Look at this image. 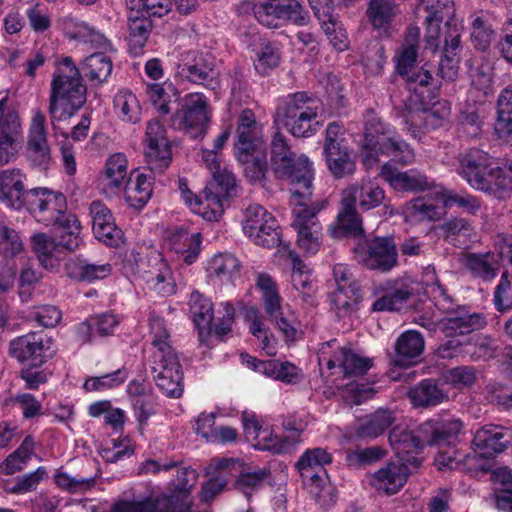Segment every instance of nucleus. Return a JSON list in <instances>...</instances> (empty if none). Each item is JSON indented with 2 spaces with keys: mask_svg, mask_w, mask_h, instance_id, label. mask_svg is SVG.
I'll use <instances>...</instances> for the list:
<instances>
[{
  "mask_svg": "<svg viewBox=\"0 0 512 512\" xmlns=\"http://www.w3.org/2000/svg\"><path fill=\"white\" fill-rule=\"evenodd\" d=\"M118 320L113 314H102L79 324L77 334L82 343L92 341L97 335L108 336L113 333Z\"/></svg>",
  "mask_w": 512,
  "mask_h": 512,
  "instance_id": "de8ad7c7",
  "label": "nucleus"
},
{
  "mask_svg": "<svg viewBox=\"0 0 512 512\" xmlns=\"http://www.w3.org/2000/svg\"><path fill=\"white\" fill-rule=\"evenodd\" d=\"M355 260L369 270L389 272L398 265V252L390 237L360 240L353 248Z\"/></svg>",
  "mask_w": 512,
  "mask_h": 512,
  "instance_id": "1a4fd4ad",
  "label": "nucleus"
},
{
  "mask_svg": "<svg viewBox=\"0 0 512 512\" xmlns=\"http://www.w3.org/2000/svg\"><path fill=\"white\" fill-rule=\"evenodd\" d=\"M149 335L153 352L152 374L157 387L170 398L183 394V372L174 348L170 344V333L165 320L155 314L149 316Z\"/></svg>",
  "mask_w": 512,
  "mask_h": 512,
  "instance_id": "f257e3e1",
  "label": "nucleus"
},
{
  "mask_svg": "<svg viewBox=\"0 0 512 512\" xmlns=\"http://www.w3.org/2000/svg\"><path fill=\"white\" fill-rule=\"evenodd\" d=\"M394 422L392 411L378 409L370 415L363 423L356 426V435L358 437L375 438L381 435Z\"/></svg>",
  "mask_w": 512,
  "mask_h": 512,
  "instance_id": "680f3d73",
  "label": "nucleus"
},
{
  "mask_svg": "<svg viewBox=\"0 0 512 512\" xmlns=\"http://www.w3.org/2000/svg\"><path fill=\"white\" fill-rule=\"evenodd\" d=\"M402 214L405 221L411 224L440 220L446 214L442 188L406 202Z\"/></svg>",
  "mask_w": 512,
  "mask_h": 512,
  "instance_id": "dca6fc26",
  "label": "nucleus"
},
{
  "mask_svg": "<svg viewBox=\"0 0 512 512\" xmlns=\"http://www.w3.org/2000/svg\"><path fill=\"white\" fill-rule=\"evenodd\" d=\"M234 149L236 159L244 167L246 176L254 182L262 180L267 171L265 140L236 141Z\"/></svg>",
  "mask_w": 512,
  "mask_h": 512,
  "instance_id": "6ab92c4d",
  "label": "nucleus"
},
{
  "mask_svg": "<svg viewBox=\"0 0 512 512\" xmlns=\"http://www.w3.org/2000/svg\"><path fill=\"white\" fill-rule=\"evenodd\" d=\"M486 323V318L482 313L471 312L466 307H459L440 320L439 331L446 337L465 335L484 328Z\"/></svg>",
  "mask_w": 512,
  "mask_h": 512,
  "instance_id": "a878e982",
  "label": "nucleus"
},
{
  "mask_svg": "<svg viewBox=\"0 0 512 512\" xmlns=\"http://www.w3.org/2000/svg\"><path fill=\"white\" fill-rule=\"evenodd\" d=\"M364 138L362 150L370 158L376 159L379 155L392 156L394 160L407 166L415 162V152L395 130L384 123L372 110H368L364 116Z\"/></svg>",
  "mask_w": 512,
  "mask_h": 512,
  "instance_id": "20e7f679",
  "label": "nucleus"
},
{
  "mask_svg": "<svg viewBox=\"0 0 512 512\" xmlns=\"http://www.w3.org/2000/svg\"><path fill=\"white\" fill-rule=\"evenodd\" d=\"M152 30V23L147 17L130 16L128 18L127 41L133 56L143 53V48Z\"/></svg>",
  "mask_w": 512,
  "mask_h": 512,
  "instance_id": "5fc2aeb1",
  "label": "nucleus"
},
{
  "mask_svg": "<svg viewBox=\"0 0 512 512\" xmlns=\"http://www.w3.org/2000/svg\"><path fill=\"white\" fill-rule=\"evenodd\" d=\"M114 110L126 123H137L141 119L142 107L137 96L129 89H121L114 96Z\"/></svg>",
  "mask_w": 512,
  "mask_h": 512,
  "instance_id": "8fccbe9b",
  "label": "nucleus"
},
{
  "mask_svg": "<svg viewBox=\"0 0 512 512\" xmlns=\"http://www.w3.org/2000/svg\"><path fill=\"white\" fill-rule=\"evenodd\" d=\"M147 269L141 268V278L147 289L161 297H169L176 293L177 284L168 262L155 254L148 258Z\"/></svg>",
  "mask_w": 512,
  "mask_h": 512,
  "instance_id": "f3484780",
  "label": "nucleus"
},
{
  "mask_svg": "<svg viewBox=\"0 0 512 512\" xmlns=\"http://www.w3.org/2000/svg\"><path fill=\"white\" fill-rule=\"evenodd\" d=\"M332 462V455L323 448L307 449L299 458L296 467L305 485L315 496H319L326 485V465Z\"/></svg>",
  "mask_w": 512,
  "mask_h": 512,
  "instance_id": "4468645a",
  "label": "nucleus"
},
{
  "mask_svg": "<svg viewBox=\"0 0 512 512\" xmlns=\"http://www.w3.org/2000/svg\"><path fill=\"white\" fill-rule=\"evenodd\" d=\"M175 494L148 495L114 502L110 512H180Z\"/></svg>",
  "mask_w": 512,
  "mask_h": 512,
  "instance_id": "5701e85b",
  "label": "nucleus"
},
{
  "mask_svg": "<svg viewBox=\"0 0 512 512\" xmlns=\"http://www.w3.org/2000/svg\"><path fill=\"white\" fill-rule=\"evenodd\" d=\"M271 477V472L266 468H246L241 471L236 479L235 487L245 496L250 497L253 492L263 488Z\"/></svg>",
  "mask_w": 512,
  "mask_h": 512,
  "instance_id": "e2e57ef3",
  "label": "nucleus"
},
{
  "mask_svg": "<svg viewBox=\"0 0 512 512\" xmlns=\"http://www.w3.org/2000/svg\"><path fill=\"white\" fill-rule=\"evenodd\" d=\"M421 9L427 13L424 22L426 42L435 50L438 47L436 42L440 36V24L446 18L445 26H450L455 19L454 0H418L417 10Z\"/></svg>",
  "mask_w": 512,
  "mask_h": 512,
  "instance_id": "a211bd4d",
  "label": "nucleus"
},
{
  "mask_svg": "<svg viewBox=\"0 0 512 512\" xmlns=\"http://www.w3.org/2000/svg\"><path fill=\"white\" fill-rule=\"evenodd\" d=\"M494 130L499 138L512 135V83L502 89L498 96Z\"/></svg>",
  "mask_w": 512,
  "mask_h": 512,
  "instance_id": "3c124183",
  "label": "nucleus"
},
{
  "mask_svg": "<svg viewBox=\"0 0 512 512\" xmlns=\"http://www.w3.org/2000/svg\"><path fill=\"white\" fill-rule=\"evenodd\" d=\"M474 457L455 448V446L440 447L434 459L438 470H463Z\"/></svg>",
  "mask_w": 512,
  "mask_h": 512,
  "instance_id": "338daca9",
  "label": "nucleus"
},
{
  "mask_svg": "<svg viewBox=\"0 0 512 512\" xmlns=\"http://www.w3.org/2000/svg\"><path fill=\"white\" fill-rule=\"evenodd\" d=\"M389 441L399 461L420 465L421 461L413 455L423 448L425 439L422 434L416 435L413 431L395 427L389 434Z\"/></svg>",
  "mask_w": 512,
  "mask_h": 512,
  "instance_id": "2f4dec72",
  "label": "nucleus"
},
{
  "mask_svg": "<svg viewBox=\"0 0 512 512\" xmlns=\"http://www.w3.org/2000/svg\"><path fill=\"white\" fill-rule=\"evenodd\" d=\"M153 192V181L146 174L138 173L131 179L125 189V200L130 207L141 209L150 200Z\"/></svg>",
  "mask_w": 512,
  "mask_h": 512,
  "instance_id": "864d4df0",
  "label": "nucleus"
},
{
  "mask_svg": "<svg viewBox=\"0 0 512 512\" xmlns=\"http://www.w3.org/2000/svg\"><path fill=\"white\" fill-rule=\"evenodd\" d=\"M24 178L19 169H7L0 173V201L7 207L17 210L24 207L27 192Z\"/></svg>",
  "mask_w": 512,
  "mask_h": 512,
  "instance_id": "f704fd0d",
  "label": "nucleus"
},
{
  "mask_svg": "<svg viewBox=\"0 0 512 512\" xmlns=\"http://www.w3.org/2000/svg\"><path fill=\"white\" fill-rule=\"evenodd\" d=\"M350 195L346 193L345 197L341 196L336 224L330 228V234L334 238H342L347 235L359 236L364 232L362 218Z\"/></svg>",
  "mask_w": 512,
  "mask_h": 512,
  "instance_id": "473e14b6",
  "label": "nucleus"
},
{
  "mask_svg": "<svg viewBox=\"0 0 512 512\" xmlns=\"http://www.w3.org/2000/svg\"><path fill=\"white\" fill-rule=\"evenodd\" d=\"M31 242L42 267L50 271L58 270L61 264L59 242L56 243L51 236L45 233L34 234Z\"/></svg>",
  "mask_w": 512,
  "mask_h": 512,
  "instance_id": "79ce46f5",
  "label": "nucleus"
},
{
  "mask_svg": "<svg viewBox=\"0 0 512 512\" xmlns=\"http://www.w3.org/2000/svg\"><path fill=\"white\" fill-rule=\"evenodd\" d=\"M45 124V115L39 109L34 110L29 128L28 149L39 163H46L50 159Z\"/></svg>",
  "mask_w": 512,
  "mask_h": 512,
  "instance_id": "4c0bfd02",
  "label": "nucleus"
},
{
  "mask_svg": "<svg viewBox=\"0 0 512 512\" xmlns=\"http://www.w3.org/2000/svg\"><path fill=\"white\" fill-rule=\"evenodd\" d=\"M451 106L448 101L434 103L430 108L410 110L405 116L407 131L418 137L420 128L436 129L442 127L450 118Z\"/></svg>",
  "mask_w": 512,
  "mask_h": 512,
  "instance_id": "4be33fe9",
  "label": "nucleus"
},
{
  "mask_svg": "<svg viewBox=\"0 0 512 512\" xmlns=\"http://www.w3.org/2000/svg\"><path fill=\"white\" fill-rule=\"evenodd\" d=\"M366 13L374 29L386 32L397 14V5L395 0H370Z\"/></svg>",
  "mask_w": 512,
  "mask_h": 512,
  "instance_id": "4d7b16f0",
  "label": "nucleus"
},
{
  "mask_svg": "<svg viewBox=\"0 0 512 512\" xmlns=\"http://www.w3.org/2000/svg\"><path fill=\"white\" fill-rule=\"evenodd\" d=\"M92 230L95 237L110 247H118L123 241V232L116 227L108 207L101 201H93L89 206Z\"/></svg>",
  "mask_w": 512,
  "mask_h": 512,
  "instance_id": "b1692460",
  "label": "nucleus"
},
{
  "mask_svg": "<svg viewBox=\"0 0 512 512\" xmlns=\"http://www.w3.org/2000/svg\"><path fill=\"white\" fill-rule=\"evenodd\" d=\"M331 45L339 52L349 48L350 41L343 25L331 12L330 0H308Z\"/></svg>",
  "mask_w": 512,
  "mask_h": 512,
  "instance_id": "bb28decb",
  "label": "nucleus"
},
{
  "mask_svg": "<svg viewBox=\"0 0 512 512\" xmlns=\"http://www.w3.org/2000/svg\"><path fill=\"white\" fill-rule=\"evenodd\" d=\"M408 396L414 407L436 406L448 398L446 393L431 379H424L411 388Z\"/></svg>",
  "mask_w": 512,
  "mask_h": 512,
  "instance_id": "49530a36",
  "label": "nucleus"
},
{
  "mask_svg": "<svg viewBox=\"0 0 512 512\" xmlns=\"http://www.w3.org/2000/svg\"><path fill=\"white\" fill-rule=\"evenodd\" d=\"M253 12L258 22L268 28L288 23L304 26L310 19L298 0H266L255 4Z\"/></svg>",
  "mask_w": 512,
  "mask_h": 512,
  "instance_id": "9d476101",
  "label": "nucleus"
},
{
  "mask_svg": "<svg viewBox=\"0 0 512 512\" xmlns=\"http://www.w3.org/2000/svg\"><path fill=\"white\" fill-rule=\"evenodd\" d=\"M373 365L371 358L361 356L348 348H340L327 361V367H339L345 376L364 375Z\"/></svg>",
  "mask_w": 512,
  "mask_h": 512,
  "instance_id": "c9c22d12",
  "label": "nucleus"
},
{
  "mask_svg": "<svg viewBox=\"0 0 512 512\" xmlns=\"http://www.w3.org/2000/svg\"><path fill=\"white\" fill-rule=\"evenodd\" d=\"M241 226L245 236L256 245L273 248L281 242L276 218L260 204H249L243 210Z\"/></svg>",
  "mask_w": 512,
  "mask_h": 512,
  "instance_id": "6e6552de",
  "label": "nucleus"
},
{
  "mask_svg": "<svg viewBox=\"0 0 512 512\" xmlns=\"http://www.w3.org/2000/svg\"><path fill=\"white\" fill-rule=\"evenodd\" d=\"M255 285L261 292L263 308L268 319L287 340L294 341L298 334L299 322L290 306L283 305L276 282L269 274L261 273L257 276Z\"/></svg>",
  "mask_w": 512,
  "mask_h": 512,
  "instance_id": "0eeeda50",
  "label": "nucleus"
},
{
  "mask_svg": "<svg viewBox=\"0 0 512 512\" xmlns=\"http://www.w3.org/2000/svg\"><path fill=\"white\" fill-rule=\"evenodd\" d=\"M24 207L31 215L46 226L55 225L66 215V197L47 188H34L27 190L24 198Z\"/></svg>",
  "mask_w": 512,
  "mask_h": 512,
  "instance_id": "f8f14e48",
  "label": "nucleus"
},
{
  "mask_svg": "<svg viewBox=\"0 0 512 512\" xmlns=\"http://www.w3.org/2000/svg\"><path fill=\"white\" fill-rule=\"evenodd\" d=\"M145 93L153 107L162 115L170 113V104L178 96L176 87L171 82L147 83Z\"/></svg>",
  "mask_w": 512,
  "mask_h": 512,
  "instance_id": "13d9d810",
  "label": "nucleus"
},
{
  "mask_svg": "<svg viewBox=\"0 0 512 512\" xmlns=\"http://www.w3.org/2000/svg\"><path fill=\"white\" fill-rule=\"evenodd\" d=\"M499 254L467 253L463 254L460 262L473 276L483 280H492L496 277L499 269Z\"/></svg>",
  "mask_w": 512,
  "mask_h": 512,
  "instance_id": "ea45409f",
  "label": "nucleus"
},
{
  "mask_svg": "<svg viewBox=\"0 0 512 512\" xmlns=\"http://www.w3.org/2000/svg\"><path fill=\"white\" fill-rule=\"evenodd\" d=\"M351 194L353 204L361 210L368 211L380 206L385 199L384 189L373 179L366 177L359 182L348 185L341 192V196Z\"/></svg>",
  "mask_w": 512,
  "mask_h": 512,
  "instance_id": "7c9ffc66",
  "label": "nucleus"
},
{
  "mask_svg": "<svg viewBox=\"0 0 512 512\" xmlns=\"http://www.w3.org/2000/svg\"><path fill=\"white\" fill-rule=\"evenodd\" d=\"M101 49L102 51L87 56L81 65L84 75L94 84L105 82L113 69L112 59L108 53L114 52V48L112 47V50Z\"/></svg>",
  "mask_w": 512,
  "mask_h": 512,
  "instance_id": "37998d69",
  "label": "nucleus"
},
{
  "mask_svg": "<svg viewBox=\"0 0 512 512\" xmlns=\"http://www.w3.org/2000/svg\"><path fill=\"white\" fill-rule=\"evenodd\" d=\"M191 211L207 221H216L223 214L224 210L218 195L205 191L202 197H194Z\"/></svg>",
  "mask_w": 512,
  "mask_h": 512,
  "instance_id": "774afa93",
  "label": "nucleus"
},
{
  "mask_svg": "<svg viewBox=\"0 0 512 512\" xmlns=\"http://www.w3.org/2000/svg\"><path fill=\"white\" fill-rule=\"evenodd\" d=\"M459 164V174L472 188H487L486 177L493 165V158L487 152L471 148L461 156Z\"/></svg>",
  "mask_w": 512,
  "mask_h": 512,
  "instance_id": "aec40b11",
  "label": "nucleus"
},
{
  "mask_svg": "<svg viewBox=\"0 0 512 512\" xmlns=\"http://www.w3.org/2000/svg\"><path fill=\"white\" fill-rule=\"evenodd\" d=\"M189 312L195 326L199 330L207 329L213 320V304L211 300L198 291L189 297Z\"/></svg>",
  "mask_w": 512,
  "mask_h": 512,
  "instance_id": "052dcab7",
  "label": "nucleus"
},
{
  "mask_svg": "<svg viewBox=\"0 0 512 512\" xmlns=\"http://www.w3.org/2000/svg\"><path fill=\"white\" fill-rule=\"evenodd\" d=\"M210 117L207 97L202 93H189L183 98L181 108L173 115L172 125L196 138L205 135Z\"/></svg>",
  "mask_w": 512,
  "mask_h": 512,
  "instance_id": "9b49d317",
  "label": "nucleus"
},
{
  "mask_svg": "<svg viewBox=\"0 0 512 512\" xmlns=\"http://www.w3.org/2000/svg\"><path fill=\"white\" fill-rule=\"evenodd\" d=\"M487 188L480 191L491 193L497 198H504L512 190V163L503 167L492 165L486 177Z\"/></svg>",
  "mask_w": 512,
  "mask_h": 512,
  "instance_id": "6e6d98bb",
  "label": "nucleus"
},
{
  "mask_svg": "<svg viewBox=\"0 0 512 512\" xmlns=\"http://www.w3.org/2000/svg\"><path fill=\"white\" fill-rule=\"evenodd\" d=\"M470 38L473 46L480 51H486L495 37V31L492 27L487 14L477 12L470 16Z\"/></svg>",
  "mask_w": 512,
  "mask_h": 512,
  "instance_id": "603ef678",
  "label": "nucleus"
},
{
  "mask_svg": "<svg viewBox=\"0 0 512 512\" xmlns=\"http://www.w3.org/2000/svg\"><path fill=\"white\" fill-rule=\"evenodd\" d=\"M409 473L406 463L392 461L372 474L371 484L377 491L392 495L405 485Z\"/></svg>",
  "mask_w": 512,
  "mask_h": 512,
  "instance_id": "c85d7f7f",
  "label": "nucleus"
},
{
  "mask_svg": "<svg viewBox=\"0 0 512 512\" xmlns=\"http://www.w3.org/2000/svg\"><path fill=\"white\" fill-rule=\"evenodd\" d=\"M21 134L18 114L7 105L6 98L0 100V164L12 161L16 154V141Z\"/></svg>",
  "mask_w": 512,
  "mask_h": 512,
  "instance_id": "412c9836",
  "label": "nucleus"
},
{
  "mask_svg": "<svg viewBox=\"0 0 512 512\" xmlns=\"http://www.w3.org/2000/svg\"><path fill=\"white\" fill-rule=\"evenodd\" d=\"M128 179V159L123 153L111 154L99 176V185L105 194L121 190Z\"/></svg>",
  "mask_w": 512,
  "mask_h": 512,
  "instance_id": "c756f323",
  "label": "nucleus"
},
{
  "mask_svg": "<svg viewBox=\"0 0 512 512\" xmlns=\"http://www.w3.org/2000/svg\"><path fill=\"white\" fill-rule=\"evenodd\" d=\"M289 139L280 131L273 134L270 142V168L278 179L289 180L303 188L301 193L311 195L314 172L312 162L304 154L293 151Z\"/></svg>",
  "mask_w": 512,
  "mask_h": 512,
  "instance_id": "7ed1b4c3",
  "label": "nucleus"
},
{
  "mask_svg": "<svg viewBox=\"0 0 512 512\" xmlns=\"http://www.w3.org/2000/svg\"><path fill=\"white\" fill-rule=\"evenodd\" d=\"M240 270V262L230 253L214 255L209 261L207 272L209 276L216 277L221 281H229Z\"/></svg>",
  "mask_w": 512,
  "mask_h": 512,
  "instance_id": "69168bd1",
  "label": "nucleus"
},
{
  "mask_svg": "<svg viewBox=\"0 0 512 512\" xmlns=\"http://www.w3.org/2000/svg\"><path fill=\"white\" fill-rule=\"evenodd\" d=\"M506 429L498 425H485L475 433L473 444L487 456L503 452L507 447Z\"/></svg>",
  "mask_w": 512,
  "mask_h": 512,
  "instance_id": "a19ab883",
  "label": "nucleus"
},
{
  "mask_svg": "<svg viewBox=\"0 0 512 512\" xmlns=\"http://www.w3.org/2000/svg\"><path fill=\"white\" fill-rule=\"evenodd\" d=\"M86 102V88L78 67L70 57L56 63L50 85L49 114L52 122L73 116Z\"/></svg>",
  "mask_w": 512,
  "mask_h": 512,
  "instance_id": "f03ea898",
  "label": "nucleus"
},
{
  "mask_svg": "<svg viewBox=\"0 0 512 512\" xmlns=\"http://www.w3.org/2000/svg\"><path fill=\"white\" fill-rule=\"evenodd\" d=\"M182 74L192 83L205 85L216 77L213 62L210 58L198 55L193 63L185 64Z\"/></svg>",
  "mask_w": 512,
  "mask_h": 512,
  "instance_id": "0e129e2a",
  "label": "nucleus"
},
{
  "mask_svg": "<svg viewBox=\"0 0 512 512\" xmlns=\"http://www.w3.org/2000/svg\"><path fill=\"white\" fill-rule=\"evenodd\" d=\"M244 428L255 440V447L259 450L271 451L280 454L288 451L292 443L286 438H280L267 428L259 426L255 419H245Z\"/></svg>",
  "mask_w": 512,
  "mask_h": 512,
  "instance_id": "58836bf2",
  "label": "nucleus"
},
{
  "mask_svg": "<svg viewBox=\"0 0 512 512\" xmlns=\"http://www.w3.org/2000/svg\"><path fill=\"white\" fill-rule=\"evenodd\" d=\"M319 112V99L303 91L282 97L276 108L278 120L292 136L297 138H308L318 132Z\"/></svg>",
  "mask_w": 512,
  "mask_h": 512,
  "instance_id": "39448f33",
  "label": "nucleus"
},
{
  "mask_svg": "<svg viewBox=\"0 0 512 512\" xmlns=\"http://www.w3.org/2000/svg\"><path fill=\"white\" fill-rule=\"evenodd\" d=\"M51 338L40 332H29L9 342L8 353L21 364L39 367L54 354Z\"/></svg>",
  "mask_w": 512,
  "mask_h": 512,
  "instance_id": "ddd939ff",
  "label": "nucleus"
},
{
  "mask_svg": "<svg viewBox=\"0 0 512 512\" xmlns=\"http://www.w3.org/2000/svg\"><path fill=\"white\" fill-rule=\"evenodd\" d=\"M379 175L396 191L418 192L431 188L428 178L416 169L399 171L390 162L382 165Z\"/></svg>",
  "mask_w": 512,
  "mask_h": 512,
  "instance_id": "cd10ccee",
  "label": "nucleus"
},
{
  "mask_svg": "<svg viewBox=\"0 0 512 512\" xmlns=\"http://www.w3.org/2000/svg\"><path fill=\"white\" fill-rule=\"evenodd\" d=\"M59 24L64 35L69 39L91 43L105 50H112L111 42L102 33L72 15L60 18Z\"/></svg>",
  "mask_w": 512,
  "mask_h": 512,
  "instance_id": "72a5a7b5",
  "label": "nucleus"
},
{
  "mask_svg": "<svg viewBox=\"0 0 512 512\" xmlns=\"http://www.w3.org/2000/svg\"><path fill=\"white\" fill-rule=\"evenodd\" d=\"M291 193L294 204L292 226L297 232V245L304 253L313 255L319 251L322 239V226L316 215L324 209L326 202L308 205L311 195L301 193L299 188H294Z\"/></svg>",
  "mask_w": 512,
  "mask_h": 512,
  "instance_id": "423d86ee",
  "label": "nucleus"
},
{
  "mask_svg": "<svg viewBox=\"0 0 512 512\" xmlns=\"http://www.w3.org/2000/svg\"><path fill=\"white\" fill-rule=\"evenodd\" d=\"M323 154L327 167L335 178L341 179L354 174L356 162L351 148L330 151Z\"/></svg>",
  "mask_w": 512,
  "mask_h": 512,
  "instance_id": "bf43d9fd",
  "label": "nucleus"
},
{
  "mask_svg": "<svg viewBox=\"0 0 512 512\" xmlns=\"http://www.w3.org/2000/svg\"><path fill=\"white\" fill-rule=\"evenodd\" d=\"M145 143L149 169L153 172H162L171 163L172 153L165 127L158 120L147 123Z\"/></svg>",
  "mask_w": 512,
  "mask_h": 512,
  "instance_id": "2eb2a0df",
  "label": "nucleus"
},
{
  "mask_svg": "<svg viewBox=\"0 0 512 512\" xmlns=\"http://www.w3.org/2000/svg\"><path fill=\"white\" fill-rule=\"evenodd\" d=\"M292 263L291 284L299 293L302 300L313 304L316 298L317 287L312 278L311 270L295 252L289 253Z\"/></svg>",
  "mask_w": 512,
  "mask_h": 512,
  "instance_id": "e433bc0d",
  "label": "nucleus"
},
{
  "mask_svg": "<svg viewBox=\"0 0 512 512\" xmlns=\"http://www.w3.org/2000/svg\"><path fill=\"white\" fill-rule=\"evenodd\" d=\"M60 230L59 245L68 252H75L84 244L82 225L76 215L67 213L56 224Z\"/></svg>",
  "mask_w": 512,
  "mask_h": 512,
  "instance_id": "c03bdc74",
  "label": "nucleus"
},
{
  "mask_svg": "<svg viewBox=\"0 0 512 512\" xmlns=\"http://www.w3.org/2000/svg\"><path fill=\"white\" fill-rule=\"evenodd\" d=\"M423 350L424 339L422 335L415 330L405 331L395 343L397 363L411 365L414 363V359L422 354Z\"/></svg>",
  "mask_w": 512,
  "mask_h": 512,
  "instance_id": "a18cd8bd",
  "label": "nucleus"
},
{
  "mask_svg": "<svg viewBox=\"0 0 512 512\" xmlns=\"http://www.w3.org/2000/svg\"><path fill=\"white\" fill-rule=\"evenodd\" d=\"M169 242L172 249L182 255L187 264H192L200 254L202 237L200 233L179 230L171 235Z\"/></svg>",
  "mask_w": 512,
  "mask_h": 512,
  "instance_id": "09e8293b",
  "label": "nucleus"
},
{
  "mask_svg": "<svg viewBox=\"0 0 512 512\" xmlns=\"http://www.w3.org/2000/svg\"><path fill=\"white\" fill-rule=\"evenodd\" d=\"M462 429L460 419H431L421 424L418 432L424 436L427 445L447 447L454 446Z\"/></svg>",
  "mask_w": 512,
  "mask_h": 512,
  "instance_id": "393cba45",
  "label": "nucleus"
}]
</instances>
